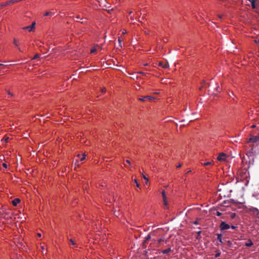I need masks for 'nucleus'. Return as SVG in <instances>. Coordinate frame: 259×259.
<instances>
[{
    "mask_svg": "<svg viewBox=\"0 0 259 259\" xmlns=\"http://www.w3.org/2000/svg\"><path fill=\"white\" fill-rule=\"evenodd\" d=\"M102 50V47L98 44H94L91 48L90 54L91 55H96L100 52Z\"/></svg>",
    "mask_w": 259,
    "mask_h": 259,
    "instance_id": "nucleus-1",
    "label": "nucleus"
},
{
    "mask_svg": "<svg viewBox=\"0 0 259 259\" xmlns=\"http://www.w3.org/2000/svg\"><path fill=\"white\" fill-rule=\"evenodd\" d=\"M230 228V226L229 224H227L225 222L222 221L221 223V224L220 225V228L221 230H222V231L228 230Z\"/></svg>",
    "mask_w": 259,
    "mask_h": 259,
    "instance_id": "nucleus-2",
    "label": "nucleus"
},
{
    "mask_svg": "<svg viewBox=\"0 0 259 259\" xmlns=\"http://www.w3.org/2000/svg\"><path fill=\"white\" fill-rule=\"evenodd\" d=\"M154 99V98L153 97L146 96H141V97L139 98V99L140 101L144 102V101H146L147 100H153Z\"/></svg>",
    "mask_w": 259,
    "mask_h": 259,
    "instance_id": "nucleus-3",
    "label": "nucleus"
},
{
    "mask_svg": "<svg viewBox=\"0 0 259 259\" xmlns=\"http://www.w3.org/2000/svg\"><path fill=\"white\" fill-rule=\"evenodd\" d=\"M226 157V155L225 153H221L218 155L217 159L219 161H225Z\"/></svg>",
    "mask_w": 259,
    "mask_h": 259,
    "instance_id": "nucleus-4",
    "label": "nucleus"
},
{
    "mask_svg": "<svg viewBox=\"0 0 259 259\" xmlns=\"http://www.w3.org/2000/svg\"><path fill=\"white\" fill-rule=\"evenodd\" d=\"M249 142L251 143H256L259 142V135L251 137L249 139Z\"/></svg>",
    "mask_w": 259,
    "mask_h": 259,
    "instance_id": "nucleus-5",
    "label": "nucleus"
},
{
    "mask_svg": "<svg viewBox=\"0 0 259 259\" xmlns=\"http://www.w3.org/2000/svg\"><path fill=\"white\" fill-rule=\"evenodd\" d=\"M35 25V22H33L31 25L23 27L24 30H28L29 31H31L33 30Z\"/></svg>",
    "mask_w": 259,
    "mask_h": 259,
    "instance_id": "nucleus-6",
    "label": "nucleus"
},
{
    "mask_svg": "<svg viewBox=\"0 0 259 259\" xmlns=\"http://www.w3.org/2000/svg\"><path fill=\"white\" fill-rule=\"evenodd\" d=\"M56 12H54V11H49V12H46L44 16H52L53 15H54L55 14Z\"/></svg>",
    "mask_w": 259,
    "mask_h": 259,
    "instance_id": "nucleus-7",
    "label": "nucleus"
},
{
    "mask_svg": "<svg viewBox=\"0 0 259 259\" xmlns=\"http://www.w3.org/2000/svg\"><path fill=\"white\" fill-rule=\"evenodd\" d=\"M20 202V199L19 198H16L12 201V203L14 206H17L18 203Z\"/></svg>",
    "mask_w": 259,
    "mask_h": 259,
    "instance_id": "nucleus-8",
    "label": "nucleus"
},
{
    "mask_svg": "<svg viewBox=\"0 0 259 259\" xmlns=\"http://www.w3.org/2000/svg\"><path fill=\"white\" fill-rule=\"evenodd\" d=\"M171 249L170 248V247H169L166 249H164L162 251V252L163 253V254H167L169 252H171Z\"/></svg>",
    "mask_w": 259,
    "mask_h": 259,
    "instance_id": "nucleus-9",
    "label": "nucleus"
},
{
    "mask_svg": "<svg viewBox=\"0 0 259 259\" xmlns=\"http://www.w3.org/2000/svg\"><path fill=\"white\" fill-rule=\"evenodd\" d=\"M253 245V243L251 240H248V242L245 243V246L250 247Z\"/></svg>",
    "mask_w": 259,
    "mask_h": 259,
    "instance_id": "nucleus-10",
    "label": "nucleus"
},
{
    "mask_svg": "<svg viewBox=\"0 0 259 259\" xmlns=\"http://www.w3.org/2000/svg\"><path fill=\"white\" fill-rule=\"evenodd\" d=\"M222 236V235L221 234H217V240L221 243H223Z\"/></svg>",
    "mask_w": 259,
    "mask_h": 259,
    "instance_id": "nucleus-11",
    "label": "nucleus"
},
{
    "mask_svg": "<svg viewBox=\"0 0 259 259\" xmlns=\"http://www.w3.org/2000/svg\"><path fill=\"white\" fill-rule=\"evenodd\" d=\"M150 238H151V236H150V235H148L146 237V238H145V240H144V241L143 243L144 244V243H145L146 242H147L149 240H150Z\"/></svg>",
    "mask_w": 259,
    "mask_h": 259,
    "instance_id": "nucleus-12",
    "label": "nucleus"
},
{
    "mask_svg": "<svg viewBox=\"0 0 259 259\" xmlns=\"http://www.w3.org/2000/svg\"><path fill=\"white\" fill-rule=\"evenodd\" d=\"M251 7L252 8V9H255L256 8V5H255V3L254 0H252L251 1Z\"/></svg>",
    "mask_w": 259,
    "mask_h": 259,
    "instance_id": "nucleus-13",
    "label": "nucleus"
},
{
    "mask_svg": "<svg viewBox=\"0 0 259 259\" xmlns=\"http://www.w3.org/2000/svg\"><path fill=\"white\" fill-rule=\"evenodd\" d=\"M201 232L200 231L197 232V236H196L197 239H200L201 238Z\"/></svg>",
    "mask_w": 259,
    "mask_h": 259,
    "instance_id": "nucleus-14",
    "label": "nucleus"
},
{
    "mask_svg": "<svg viewBox=\"0 0 259 259\" xmlns=\"http://www.w3.org/2000/svg\"><path fill=\"white\" fill-rule=\"evenodd\" d=\"M211 162H204L202 164L204 166H208V165H210L211 164Z\"/></svg>",
    "mask_w": 259,
    "mask_h": 259,
    "instance_id": "nucleus-15",
    "label": "nucleus"
},
{
    "mask_svg": "<svg viewBox=\"0 0 259 259\" xmlns=\"http://www.w3.org/2000/svg\"><path fill=\"white\" fill-rule=\"evenodd\" d=\"M162 195L163 199H166V194H165V192L164 191H163L162 192Z\"/></svg>",
    "mask_w": 259,
    "mask_h": 259,
    "instance_id": "nucleus-16",
    "label": "nucleus"
},
{
    "mask_svg": "<svg viewBox=\"0 0 259 259\" xmlns=\"http://www.w3.org/2000/svg\"><path fill=\"white\" fill-rule=\"evenodd\" d=\"M158 65H166V63L163 62H161V61H159L158 62ZM166 65H168V62L167 61L166 62Z\"/></svg>",
    "mask_w": 259,
    "mask_h": 259,
    "instance_id": "nucleus-17",
    "label": "nucleus"
},
{
    "mask_svg": "<svg viewBox=\"0 0 259 259\" xmlns=\"http://www.w3.org/2000/svg\"><path fill=\"white\" fill-rule=\"evenodd\" d=\"M19 1H20V0H11V1H9V3L10 4H11V3H15L16 2H19Z\"/></svg>",
    "mask_w": 259,
    "mask_h": 259,
    "instance_id": "nucleus-18",
    "label": "nucleus"
},
{
    "mask_svg": "<svg viewBox=\"0 0 259 259\" xmlns=\"http://www.w3.org/2000/svg\"><path fill=\"white\" fill-rule=\"evenodd\" d=\"M69 241L72 245H76V243L74 242V241L72 239H70L69 240Z\"/></svg>",
    "mask_w": 259,
    "mask_h": 259,
    "instance_id": "nucleus-19",
    "label": "nucleus"
},
{
    "mask_svg": "<svg viewBox=\"0 0 259 259\" xmlns=\"http://www.w3.org/2000/svg\"><path fill=\"white\" fill-rule=\"evenodd\" d=\"M162 241H165V243L167 242V241L166 240H165L163 238H160V239L158 240V243H160L161 242H162Z\"/></svg>",
    "mask_w": 259,
    "mask_h": 259,
    "instance_id": "nucleus-20",
    "label": "nucleus"
},
{
    "mask_svg": "<svg viewBox=\"0 0 259 259\" xmlns=\"http://www.w3.org/2000/svg\"><path fill=\"white\" fill-rule=\"evenodd\" d=\"M143 175V178L146 180V184H147L148 182V179L146 177L145 175H144V174H142Z\"/></svg>",
    "mask_w": 259,
    "mask_h": 259,
    "instance_id": "nucleus-21",
    "label": "nucleus"
},
{
    "mask_svg": "<svg viewBox=\"0 0 259 259\" xmlns=\"http://www.w3.org/2000/svg\"><path fill=\"white\" fill-rule=\"evenodd\" d=\"M163 203H164V205L165 206H167V204H168V202L166 200V199H163Z\"/></svg>",
    "mask_w": 259,
    "mask_h": 259,
    "instance_id": "nucleus-22",
    "label": "nucleus"
},
{
    "mask_svg": "<svg viewBox=\"0 0 259 259\" xmlns=\"http://www.w3.org/2000/svg\"><path fill=\"white\" fill-rule=\"evenodd\" d=\"M235 216H236V213H232L231 214V215H230L231 218L232 219H234L235 217Z\"/></svg>",
    "mask_w": 259,
    "mask_h": 259,
    "instance_id": "nucleus-23",
    "label": "nucleus"
},
{
    "mask_svg": "<svg viewBox=\"0 0 259 259\" xmlns=\"http://www.w3.org/2000/svg\"><path fill=\"white\" fill-rule=\"evenodd\" d=\"M40 58L38 54H36L32 59H36L37 58Z\"/></svg>",
    "mask_w": 259,
    "mask_h": 259,
    "instance_id": "nucleus-24",
    "label": "nucleus"
},
{
    "mask_svg": "<svg viewBox=\"0 0 259 259\" xmlns=\"http://www.w3.org/2000/svg\"><path fill=\"white\" fill-rule=\"evenodd\" d=\"M10 3H9V1L3 4V5H1V7H5V6H7L8 5H9Z\"/></svg>",
    "mask_w": 259,
    "mask_h": 259,
    "instance_id": "nucleus-25",
    "label": "nucleus"
},
{
    "mask_svg": "<svg viewBox=\"0 0 259 259\" xmlns=\"http://www.w3.org/2000/svg\"><path fill=\"white\" fill-rule=\"evenodd\" d=\"M85 154H83V155H82V157L80 158V161H83V160H84L85 159Z\"/></svg>",
    "mask_w": 259,
    "mask_h": 259,
    "instance_id": "nucleus-26",
    "label": "nucleus"
},
{
    "mask_svg": "<svg viewBox=\"0 0 259 259\" xmlns=\"http://www.w3.org/2000/svg\"><path fill=\"white\" fill-rule=\"evenodd\" d=\"M14 44H15V46H16V47L18 46L17 40L16 39H14Z\"/></svg>",
    "mask_w": 259,
    "mask_h": 259,
    "instance_id": "nucleus-27",
    "label": "nucleus"
},
{
    "mask_svg": "<svg viewBox=\"0 0 259 259\" xmlns=\"http://www.w3.org/2000/svg\"><path fill=\"white\" fill-rule=\"evenodd\" d=\"M134 182L136 183V186H137V187L139 188V187H140V185H139V184L138 183L137 180L136 179H135V180H134Z\"/></svg>",
    "mask_w": 259,
    "mask_h": 259,
    "instance_id": "nucleus-28",
    "label": "nucleus"
},
{
    "mask_svg": "<svg viewBox=\"0 0 259 259\" xmlns=\"http://www.w3.org/2000/svg\"><path fill=\"white\" fill-rule=\"evenodd\" d=\"M221 255V252H218V253H217L215 254V257H218L219 256H220Z\"/></svg>",
    "mask_w": 259,
    "mask_h": 259,
    "instance_id": "nucleus-29",
    "label": "nucleus"
},
{
    "mask_svg": "<svg viewBox=\"0 0 259 259\" xmlns=\"http://www.w3.org/2000/svg\"><path fill=\"white\" fill-rule=\"evenodd\" d=\"M216 215L217 216H221L222 215V213L219 211H217Z\"/></svg>",
    "mask_w": 259,
    "mask_h": 259,
    "instance_id": "nucleus-30",
    "label": "nucleus"
},
{
    "mask_svg": "<svg viewBox=\"0 0 259 259\" xmlns=\"http://www.w3.org/2000/svg\"><path fill=\"white\" fill-rule=\"evenodd\" d=\"M230 227L233 229V230H235L236 229V228H237V226H230Z\"/></svg>",
    "mask_w": 259,
    "mask_h": 259,
    "instance_id": "nucleus-31",
    "label": "nucleus"
},
{
    "mask_svg": "<svg viewBox=\"0 0 259 259\" xmlns=\"http://www.w3.org/2000/svg\"><path fill=\"white\" fill-rule=\"evenodd\" d=\"M3 167H4L6 168H7V164L5 163H3Z\"/></svg>",
    "mask_w": 259,
    "mask_h": 259,
    "instance_id": "nucleus-32",
    "label": "nucleus"
},
{
    "mask_svg": "<svg viewBox=\"0 0 259 259\" xmlns=\"http://www.w3.org/2000/svg\"><path fill=\"white\" fill-rule=\"evenodd\" d=\"M147 253H148V250H145L144 251V255H145V256H147Z\"/></svg>",
    "mask_w": 259,
    "mask_h": 259,
    "instance_id": "nucleus-33",
    "label": "nucleus"
},
{
    "mask_svg": "<svg viewBox=\"0 0 259 259\" xmlns=\"http://www.w3.org/2000/svg\"><path fill=\"white\" fill-rule=\"evenodd\" d=\"M8 94H9L10 96H14V95H13V94H12V93H11L10 92H9V91H8Z\"/></svg>",
    "mask_w": 259,
    "mask_h": 259,
    "instance_id": "nucleus-34",
    "label": "nucleus"
},
{
    "mask_svg": "<svg viewBox=\"0 0 259 259\" xmlns=\"http://www.w3.org/2000/svg\"><path fill=\"white\" fill-rule=\"evenodd\" d=\"M79 19H81L80 18V17H79V16H77V17H76V20L77 21H78V20Z\"/></svg>",
    "mask_w": 259,
    "mask_h": 259,
    "instance_id": "nucleus-35",
    "label": "nucleus"
},
{
    "mask_svg": "<svg viewBox=\"0 0 259 259\" xmlns=\"http://www.w3.org/2000/svg\"><path fill=\"white\" fill-rule=\"evenodd\" d=\"M162 66L163 67V68H165V69H167L169 67V66H167V65Z\"/></svg>",
    "mask_w": 259,
    "mask_h": 259,
    "instance_id": "nucleus-36",
    "label": "nucleus"
},
{
    "mask_svg": "<svg viewBox=\"0 0 259 259\" xmlns=\"http://www.w3.org/2000/svg\"><path fill=\"white\" fill-rule=\"evenodd\" d=\"M126 161V162L127 163L129 164L130 165L131 164V162L130 161V160H129L127 159V160H126V161Z\"/></svg>",
    "mask_w": 259,
    "mask_h": 259,
    "instance_id": "nucleus-37",
    "label": "nucleus"
},
{
    "mask_svg": "<svg viewBox=\"0 0 259 259\" xmlns=\"http://www.w3.org/2000/svg\"><path fill=\"white\" fill-rule=\"evenodd\" d=\"M118 41H119V45L120 47H121V40L120 38L118 39Z\"/></svg>",
    "mask_w": 259,
    "mask_h": 259,
    "instance_id": "nucleus-38",
    "label": "nucleus"
},
{
    "mask_svg": "<svg viewBox=\"0 0 259 259\" xmlns=\"http://www.w3.org/2000/svg\"><path fill=\"white\" fill-rule=\"evenodd\" d=\"M105 91H106V90H105V88H103L102 89H101V92H102V93H104V92H105Z\"/></svg>",
    "mask_w": 259,
    "mask_h": 259,
    "instance_id": "nucleus-39",
    "label": "nucleus"
},
{
    "mask_svg": "<svg viewBox=\"0 0 259 259\" xmlns=\"http://www.w3.org/2000/svg\"><path fill=\"white\" fill-rule=\"evenodd\" d=\"M181 166V164H178V165L177 166V168H179V167H180Z\"/></svg>",
    "mask_w": 259,
    "mask_h": 259,
    "instance_id": "nucleus-40",
    "label": "nucleus"
},
{
    "mask_svg": "<svg viewBox=\"0 0 259 259\" xmlns=\"http://www.w3.org/2000/svg\"><path fill=\"white\" fill-rule=\"evenodd\" d=\"M9 139V138H7L5 139V141H6V142H7L8 141Z\"/></svg>",
    "mask_w": 259,
    "mask_h": 259,
    "instance_id": "nucleus-41",
    "label": "nucleus"
},
{
    "mask_svg": "<svg viewBox=\"0 0 259 259\" xmlns=\"http://www.w3.org/2000/svg\"><path fill=\"white\" fill-rule=\"evenodd\" d=\"M219 87H218L216 88V91H217V92H220V91H219Z\"/></svg>",
    "mask_w": 259,
    "mask_h": 259,
    "instance_id": "nucleus-42",
    "label": "nucleus"
},
{
    "mask_svg": "<svg viewBox=\"0 0 259 259\" xmlns=\"http://www.w3.org/2000/svg\"><path fill=\"white\" fill-rule=\"evenodd\" d=\"M37 236H38L39 237H41V234H40V233H37Z\"/></svg>",
    "mask_w": 259,
    "mask_h": 259,
    "instance_id": "nucleus-43",
    "label": "nucleus"
},
{
    "mask_svg": "<svg viewBox=\"0 0 259 259\" xmlns=\"http://www.w3.org/2000/svg\"><path fill=\"white\" fill-rule=\"evenodd\" d=\"M22 64H23V63H21L15 64L14 65H21Z\"/></svg>",
    "mask_w": 259,
    "mask_h": 259,
    "instance_id": "nucleus-44",
    "label": "nucleus"
},
{
    "mask_svg": "<svg viewBox=\"0 0 259 259\" xmlns=\"http://www.w3.org/2000/svg\"><path fill=\"white\" fill-rule=\"evenodd\" d=\"M219 18L220 19H222V16L221 15H219Z\"/></svg>",
    "mask_w": 259,
    "mask_h": 259,
    "instance_id": "nucleus-45",
    "label": "nucleus"
},
{
    "mask_svg": "<svg viewBox=\"0 0 259 259\" xmlns=\"http://www.w3.org/2000/svg\"><path fill=\"white\" fill-rule=\"evenodd\" d=\"M148 64H149V63H144L143 65H148Z\"/></svg>",
    "mask_w": 259,
    "mask_h": 259,
    "instance_id": "nucleus-46",
    "label": "nucleus"
},
{
    "mask_svg": "<svg viewBox=\"0 0 259 259\" xmlns=\"http://www.w3.org/2000/svg\"><path fill=\"white\" fill-rule=\"evenodd\" d=\"M194 224H195V225H197V224H198V223H197V222H195L194 223Z\"/></svg>",
    "mask_w": 259,
    "mask_h": 259,
    "instance_id": "nucleus-47",
    "label": "nucleus"
},
{
    "mask_svg": "<svg viewBox=\"0 0 259 259\" xmlns=\"http://www.w3.org/2000/svg\"><path fill=\"white\" fill-rule=\"evenodd\" d=\"M41 249H42V250H44V249H45V247H44V246H41Z\"/></svg>",
    "mask_w": 259,
    "mask_h": 259,
    "instance_id": "nucleus-48",
    "label": "nucleus"
},
{
    "mask_svg": "<svg viewBox=\"0 0 259 259\" xmlns=\"http://www.w3.org/2000/svg\"><path fill=\"white\" fill-rule=\"evenodd\" d=\"M0 65H3V64L0 63Z\"/></svg>",
    "mask_w": 259,
    "mask_h": 259,
    "instance_id": "nucleus-49",
    "label": "nucleus"
},
{
    "mask_svg": "<svg viewBox=\"0 0 259 259\" xmlns=\"http://www.w3.org/2000/svg\"><path fill=\"white\" fill-rule=\"evenodd\" d=\"M258 42H259V40H258Z\"/></svg>",
    "mask_w": 259,
    "mask_h": 259,
    "instance_id": "nucleus-50",
    "label": "nucleus"
}]
</instances>
